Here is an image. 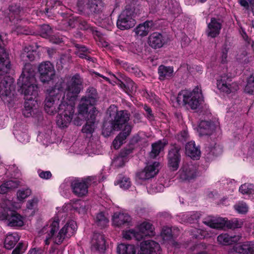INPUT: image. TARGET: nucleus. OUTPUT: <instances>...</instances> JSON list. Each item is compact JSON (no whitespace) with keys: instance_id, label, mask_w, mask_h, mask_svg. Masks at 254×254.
<instances>
[{"instance_id":"nucleus-1","label":"nucleus","mask_w":254,"mask_h":254,"mask_svg":"<svg viewBox=\"0 0 254 254\" xmlns=\"http://www.w3.org/2000/svg\"><path fill=\"white\" fill-rule=\"evenodd\" d=\"M63 88L62 80H60L54 86L47 90L45 100V110L48 114L58 113L57 124L60 127L69 125L74 113L73 105L68 104L65 97H62Z\"/></svg>"},{"instance_id":"nucleus-2","label":"nucleus","mask_w":254,"mask_h":254,"mask_svg":"<svg viewBox=\"0 0 254 254\" xmlns=\"http://www.w3.org/2000/svg\"><path fill=\"white\" fill-rule=\"evenodd\" d=\"M76 229L75 222L70 220L59 230V220L58 218L55 217L42 229L41 233L45 235L44 242L46 245L50 244L51 240L54 244L60 245L64 239L72 236Z\"/></svg>"},{"instance_id":"nucleus-3","label":"nucleus","mask_w":254,"mask_h":254,"mask_svg":"<svg viewBox=\"0 0 254 254\" xmlns=\"http://www.w3.org/2000/svg\"><path fill=\"white\" fill-rule=\"evenodd\" d=\"M108 122L103 126L102 134L108 136L113 130H120L129 120L130 115L127 110L118 111L116 106L111 105L107 111Z\"/></svg>"},{"instance_id":"nucleus-4","label":"nucleus","mask_w":254,"mask_h":254,"mask_svg":"<svg viewBox=\"0 0 254 254\" xmlns=\"http://www.w3.org/2000/svg\"><path fill=\"white\" fill-rule=\"evenodd\" d=\"M0 61L1 94L8 96L14 90V79L9 75L12 71L9 53L6 48L1 46Z\"/></svg>"},{"instance_id":"nucleus-5","label":"nucleus","mask_w":254,"mask_h":254,"mask_svg":"<svg viewBox=\"0 0 254 254\" xmlns=\"http://www.w3.org/2000/svg\"><path fill=\"white\" fill-rule=\"evenodd\" d=\"M17 84L22 89L25 100H35L38 95V86L34 71L31 65L26 64L18 79Z\"/></svg>"},{"instance_id":"nucleus-6","label":"nucleus","mask_w":254,"mask_h":254,"mask_svg":"<svg viewBox=\"0 0 254 254\" xmlns=\"http://www.w3.org/2000/svg\"><path fill=\"white\" fill-rule=\"evenodd\" d=\"M177 101L180 105H188L191 109H196L203 102L201 89L196 87L192 91L182 90L178 95Z\"/></svg>"},{"instance_id":"nucleus-7","label":"nucleus","mask_w":254,"mask_h":254,"mask_svg":"<svg viewBox=\"0 0 254 254\" xmlns=\"http://www.w3.org/2000/svg\"><path fill=\"white\" fill-rule=\"evenodd\" d=\"M60 80H62L63 85L65 90V101L68 100V104L71 103L74 107V101L83 89L82 80L78 74L74 75L72 77L67 78L65 87L62 79H59L58 81Z\"/></svg>"},{"instance_id":"nucleus-8","label":"nucleus","mask_w":254,"mask_h":254,"mask_svg":"<svg viewBox=\"0 0 254 254\" xmlns=\"http://www.w3.org/2000/svg\"><path fill=\"white\" fill-rule=\"evenodd\" d=\"M203 223L211 228L218 230L224 229L225 227L229 229L239 228L243 225V221L236 218L228 220L223 218H214L209 216L203 219Z\"/></svg>"},{"instance_id":"nucleus-9","label":"nucleus","mask_w":254,"mask_h":254,"mask_svg":"<svg viewBox=\"0 0 254 254\" xmlns=\"http://www.w3.org/2000/svg\"><path fill=\"white\" fill-rule=\"evenodd\" d=\"M10 205L11 201L9 200L4 201V204H1V208L4 210V212L1 214V220H4L5 224L10 227H21L24 224L23 218L20 214L10 210Z\"/></svg>"},{"instance_id":"nucleus-10","label":"nucleus","mask_w":254,"mask_h":254,"mask_svg":"<svg viewBox=\"0 0 254 254\" xmlns=\"http://www.w3.org/2000/svg\"><path fill=\"white\" fill-rule=\"evenodd\" d=\"M135 24L133 11L130 8H126L121 12L117 22V27L122 30L133 27Z\"/></svg>"},{"instance_id":"nucleus-11","label":"nucleus","mask_w":254,"mask_h":254,"mask_svg":"<svg viewBox=\"0 0 254 254\" xmlns=\"http://www.w3.org/2000/svg\"><path fill=\"white\" fill-rule=\"evenodd\" d=\"M94 180V177H89L84 180L75 179L71 183V187L73 193L78 196H82L88 192V185Z\"/></svg>"},{"instance_id":"nucleus-12","label":"nucleus","mask_w":254,"mask_h":254,"mask_svg":"<svg viewBox=\"0 0 254 254\" xmlns=\"http://www.w3.org/2000/svg\"><path fill=\"white\" fill-rule=\"evenodd\" d=\"M40 81L47 83L54 79L55 71L53 65L49 62L41 63L38 67Z\"/></svg>"},{"instance_id":"nucleus-13","label":"nucleus","mask_w":254,"mask_h":254,"mask_svg":"<svg viewBox=\"0 0 254 254\" xmlns=\"http://www.w3.org/2000/svg\"><path fill=\"white\" fill-rule=\"evenodd\" d=\"M217 86L220 91L227 94L234 92L239 88L238 84L232 82L231 78L225 74L221 75L217 80Z\"/></svg>"},{"instance_id":"nucleus-14","label":"nucleus","mask_w":254,"mask_h":254,"mask_svg":"<svg viewBox=\"0 0 254 254\" xmlns=\"http://www.w3.org/2000/svg\"><path fill=\"white\" fill-rule=\"evenodd\" d=\"M197 166L192 163H184L179 171L180 179L184 181H190L197 176Z\"/></svg>"},{"instance_id":"nucleus-15","label":"nucleus","mask_w":254,"mask_h":254,"mask_svg":"<svg viewBox=\"0 0 254 254\" xmlns=\"http://www.w3.org/2000/svg\"><path fill=\"white\" fill-rule=\"evenodd\" d=\"M180 150V147L174 146L169 152L168 156V167L172 171H176L179 168L181 159Z\"/></svg>"},{"instance_id":"nucleus-16","label":"nucleus","mask_w":254,"mask_h":254,"mask_svg":"<svg viewBox=\"0 0 254 254\" xmlns=\"http://www.w3.org/2000/svg\"><path fill=\"white\" fill-rule=\"evenodd\" d=\"M138 254H161V248L159 244L154 241H145L140 244Z\"/></svg>"},{"instance_id":"nucleus-17","label":"nucleus","mask_w":254,"mask_h":254,"mask_svg":"<svg viewBox=\"0 0 254 254\" xmlns=\"http://www.w3.org/2000/svg\"><path fill=\"white\" fill-rule=\"evenodd\" d=\"M222 26V21L220 19L211 18L210 22L207 23L205 31L206 35L212 38L217 37L220 33Z\"/></svg>"},{"instance_id":"nucleus-18","label":"nucleus","mask_w":254,"mask_h":254,"mask_svg":"<svg viewBox=\"0 0 254 254\" xmlns=\"http://www.w3.org/2000/svg\"><path fill=\"white\" fill-rule=\"evenodd\" d=\"M159 163L154 162L147 165L143 170L137 173V176L141 180H147L154 177L159 171Z\"/></svg>"},{"instance_id":"nucleus-19","label":"nucleus","mask_w":254,"mask_h":254,"mask_svg":"<svg viewBox=\"0 0 254 254\" xmlns=\"http://www.w3.org/2000/svg\"><path fill=\"white\" fill-rule=\"evenodd\" d=\"M92 249L99 251L100 253H103L105 250V240L104 235L100 233H94L92 241Z\"/></svg>"},{"instance_id":"nucleus-20","label":"nucleus","mask_w":254,"mask_h":254,"mask_svg":"<svg viewBox=\"0 0 254 254\" xmlns=\"http://www.w3.org/2000/svg\"><path fill=\"white\" fill-rule=\"evenodd\" d=\"M113 223L117 226L129 225L131 221L130 216L126 213L116 212L112 218Z\"/></svg>"},{"instance_id":"nucleus-21","label":"nucleus","mask_w":254,"mask_h":254,"mask_svg":"<svg viewBox=\"0 0 254 254\" xmlns=\"http://www.w3.org/2000/svg\"><path fill=\"white\" fill-rule=\"evenodd\" d=\"M94 104L91 103L90 101L87 100L86 98H82L78 107V111L79 115L83 116L86 115L88 112L89 107L92 108L91 111L89 113L95 114V108L93 107Z\"/></svg>"},{"instance_id":"nucleus-22","label":"nucleus","mask_w":254,"mask_h":254,"mask_svg":"<svg viewBox=\"0 0 254 254\" xmlns=\"http://www.w3.org/2000/svg\"><path fill=\"white\" fill-rule=\"evenodd\" d=\"M240 239L239 236H231L227 233H222L218 236L217 241L219 245L227 246L237 243L240 240Z\"/></svg>"},{"instance_id":"nucleus-23","label":"nucleus","mask_w":254,"mask_h":254,"mask_svg":"<svg viewBox=\"0 0 254 254\" xmlns=\"http://www.w3.org/2000/svg\"><path fill=\"white\" fill-rule=\"evenodd\" d=\"M214 129L213 123L206 121H202L197 129L200 136L211 134Z\"/></svg>"},{"instance_id":"nucleus-24","label":"nucleus","mask_w":254,"mask_h":254,"mask_svg":"<svg viewBox=\"0 0 254 254\" xmlns=\"http://www.w3.org/2000/svg\"><path fill=\"white\" fill-rule=\"evenodd\" d=\"M164 43L163 36L159 33H153L148 38L149 45L155 49L162 47Z\"/></svg>"},{"instance_id":"nucleus-25","label":"nucleus","mask_w":254,"mask_h":254,"mask_svg":"<svg viewBox=\"0 0 254 254\" xmlns=\"http://www.w3.org/2000/svg\"><path fill=\"white\" fill-rule=\"evenodd\" d=\"M186 154L191 158L197 159L200 156V151L194 141H190L186 145Z\"/></svg>"},{"instance_id":"nucleus-26","label":"nucleus","mask_w":254,"mask_h":254,"mask_svg":"<svg viewBox=\"0 0 254 254\" xmlns=\"http://www.w3.org/2000/svg\"><path fill=\"white\" fill-rule=\"evenodd\" d=\"M152 26V21H146L142 24H140L134 29V31L136 35L144 37L148 34Z\"/></svg>"},{"instance_id":"nucleus-27","label":"nucleus","mask_w":254,"mask_h":254,"mask_svg":"<svg viewBox=\"0 0 254 254\" xmlns=\"http://www.w3.org/2000/svg\"><path fill=\"white\" fill-rule=\"evenodd\" d=\"M90 118H88L86 124L83 126L82 131L87 134H91L95 130L96 115L94 113H90Z\"/></svg>"},{"instance_id":"nucleus-28","label":"nucleus","mask_w":254,"mask_h":254,"mask_svg":"<svg viewBox=\"0 0 254 254\" xmlns=\"http://www.w3.org/2000/svg\"><path fill=\"white\" fill-rule=\"evenodd\" d=\"M159 78L161 80L168 79L173 75V68L171 66H166L161 65L158 68Z\"/></svg>"},{"instance_id":"nucleus-29","label":"nucleus","mask_w":254,"mask_h":254,"mask_svg":"<svg viewBox=\"0 0 254 254\" xmlns=\"http://www.w3.org/2000/svg\"><path fill=\"white\" fill-rule=\"evenodd\" d=\"M36 52L34 51L31 46L26 47L21 54V59L24 62H31L34 60Z\"/></svg>"},{"instance_id":"nucleus-30","label":"nucleus","mask_w":254,"mask_h":254,"mask_svg":"<svg viewBox=\"0 0 254 254\" xmlns=\"http://www.w3.org/2000/svg\"><path fill=\"white\" fill-rule=\"evenodd\" d=\"M121 87L128 94H134L137 89V86L135 83L130 78L126 79V82H121Z\"/></svg>"},{"instance_id":"nucleus-31","label":"nucleus","mask_w":254,"mask_h":254,"mask_svg":"<svg viewBox=\"0 0 254 254\" xmlns=\"http://www.w3.org/2000/svg\"><path fill=\"white\" fill-rule=\"evenodd\" d=\"M19 185L20 182L18 181L8 180L1 185V194L7 193L17 188Z\"/></svg>"},{"instance_id":"nucleus-32","label":"nucleus","mask_w":254,"mask_h":254,"mask_svg":"<svg viewBox=\"0 0 254 254\" xmlns=\"http://www.w3.org/2000/svg\"><path fill=\"white\" fill-rule=\"evenodd\" d=\"M167 144V142L162 141L161 140L154 143L152 144V150L150 152V156L151 158H154L164 149L165 146Z\"/></svg>"},{"instance_id":"nucleus-33","label":"nucleus","mask_w":254,"mask_h":254,"mask_svg":"<svg viewBox=\"0 0 254 254\" xmlns=\"http://www.w3.org/2000/svg\"><path fill=\"white\" fill-rule=\"evenodd\" d=\"M118 254H135L136 249L133 245L121 244L117 247Z\"/></svg>"},{"instance_id":"nucleus-34","label":"nucleus","mask_w":254,"mask_h":254,"mask_svg":"<svg viewBox=\"0 0 254 254\" xmlns=\"http://www.w3.org/2000/svg\"><path fill=\"white\" fill-rule=\"evenodd\" d=\"M19 237L17 234H9L6 237L4 242V247L8 250L13 248L19 241Z\"/></svg>"},{"instance_id":"nucleus-35","label":"nucleus","mask_w":254,"mask_h":254,"mask_svg":"<svg viewBox=\"0 0 254 254\" xmlns=\"http://www.w3.org/2000/svg\"><path fill=\"white\" fill-rule=\"evenodd\" d=\"M88 10L91 13H97L101 11L104 7L102 0H90Z\"/></svg>"},{"instance_id":"nucleus-36","label":"nucleus","mask_w":254,"mask_h":254,"mask_svg":"<svg viewBox=\"0 0 254 254\" xmlns=\"http://www.w3.org/2000/svg\"><path fill=\"white\" fill-rule=\"evenodd\" d=\"M122 234L123 238L127 240L134 239L137 241H140L142 239V234L133 229L124 231Z\"/></svg>"},{"instance_id":"nucleus-37","label":"nucleus","mask_w":254,"mask_h":254,"mask_svg":"<svg viewBox=\"0 0 254 254\" xmlns=\"http://www.w3.org/2000/svg\"><path fill=\"white\" fill-rule=\"evenodd\" d=\"M96 225L100 228L105 227L109 223V219L104 213L100 212L97 213L94 218Z\"/></svg>"},{"instance_id":"nucleus-38","label":"nucleus","mask_w":254,"mask_h":254,"mask_svg":"<svg viewBox=\"0 0 254 254\" xmlns=\"http://www.w3.org/2000/svg\"><path fill=\"white\" fill-rule=\"evenodd\" d=\"M152 225L149 222H144L138 227L137 231L142 234V239L144 236L150 235L152 233Z\"/></svg>"},{"instance_id":"nucleus-39","label":"nucleus","mask_w":254,"mask_h":254,"mask_svg":"<svg viewBox=\"0 0 254 254\" xmlns=\"http://www.w3.org/2000/svg\"><path fill=\"white\" fill-rule=\"evenodd\" d=\"M36 103L35 100H25L24 103V109L23 110V114L26 117H29L32 115L33 107Z\"/></svg>"},{"instance_id":"nucleus-40","label":"nucleus","mask_w":254,"mask_h":254,"mask_svg":"<svg viewBox=\"0 0 254 254\" xmlns=\"http://www.w3.org/2000/svg\"><path fill=\"white\" fill-rule=\"evenodd\" d=\"M82 98H86L91 103L95 104L98 98L96 90L93 87H89L86 91V95Z\"/></svg>"},{"instance_id":"nucleus-41","label":"nucleus","mask_w":254,"mask_h":254,"mask_svg":"<svg viewBox=\"0 0 254 254\" xmlns=\"http://www.w3.org/2000/svg\"><path fill=\"white\" fill-rule=\"evenodd\" d=\"M239 246L242 254H254V243H247Z\"/></svg>"},{"instance_id":"nucleus-42","label":"nucleus","mask_w":254,"mask_h":254,"mask_svg":"<svg viewBox=\"0 0 254 254\" xmlns=\"http://www.w3.org/2000/svg\"><path fill=\"white\" fill-rule=\"evenodd\" d=\"M72 209L79 214H84L86 211L85 202L83 201L77 200L72 206Z\"/></svg>"},{"instance_id":"nucleus-43","label":"nucleus","mask_w":254,"mask_h":254,"mask_svg":"<svg viewBox=\"0 0 254 254\" xmlns=\"http://www.w3.org/2000/svg\"><path fill=\"white\" fill-rule=\"evenodd\" d=\"M132 141L145 145L148 142V137L143 132H140L133 138Z\"/></svg>"},{"instance_id":"nucleus-44","label":"nucleus","mask_w":254,"mask_h":254,"mask_svg":"<svg viewBox=\"0 0 254 254\" xmlns=\"http://www.w3.org/2000/svg\"><path fill=\"white\" fill-rule=\"evenodd\" d=\"M31 194V191L29 189H22L17 191V198L19 201H22Z\"/></svg>"},{"instance_id":"nucleus-45","label":"nucleus","mask_w":254,"mask_h":254,"mask_svg":"<svg viewBox=\"0 0 254 254\" xmlns=\"http://www.w3.org/2000/svg\"><path fill=\"white\" fill-rule=\"evenodd\" d=\"M206 245L203 244H195L191 247V250L194 254H207L204 251L206 249Z\"/></svg>"},{"instance_id":"nucleus-46","label":"nucleus","mask_w":254,"mask_h":254,"mask_svg":"<svg viewBox=\"0 0 254 254\" xmlns=\"http://www.w3.org/2000/svg\"><path fill=\"white\" fill-rule=\"evenodd\" d=\"M190 233L192 237L196 239H204L206 237L205 232L202 230L193 228L190 230Z\"/></svg>"},{"instance_id":"nucleus-47","label":"nucleus","mask_w":254,"mask_h":254,"mask_svg":"<svg viewBox=\"0 0 254 254\" xmlns=\"http://www.w3.org/2000/svg\"><path fill=\"white\" fill-rule=\"evenodd\" d=\"M245 90L250 94H254V76L249 78Z\"/></svg>"},{"instance_id":"nucleus-48","label":"nucleus","mask_w":254,"mask_h":254,"mask_svg":"<svg viewBox=\"0 0 254 254\" xmlns=\"http://www.w3.org/2000/svg\"><path fill=\"white\" fill-rule=\"evenodd\" d=\"M174 234L172 233L171 228L168 227H164L161 232V236L165 241L172 239Z\"/></svg>"},{"instance_id":"nucleus-49","label":"nucleus","mask_w":254,"mask_h":254,"mask_svg":"<svg viewBox=\"0 0 254 254\" xmlns=\"http://www.w3.org/2000/svg\"><path fill=\"white\" fill-rule=\"evenodd\" d=\"M52 34V29L48 25H44L42 26L40 35L42 37L49 38Z\"/></svg>"},{"instance_id":"nucleus-50","label":"nucleus","mask_w":254,"mask_h":254,"mask_svg":"<svg viewBox=\"0 0 254 254\" xmlns=\"http://www.w3.org/2000/svg\"><path fill=\"white\" fill-rule=\"evenodd\" d=\"M239 2L242 6L247 9L250 7L254 15V0H239Z\"/></svg>"},{"instance_id":"nucleus-51","label":"nucleus","mask_w":254,"mask_h":254,"mask_svg":"<svg viewBox=\"0 0 254 254\" xmlns=\"http://www.w3.org/2000/svg\"><path fill=\"white\" fill-rule=\"evenodd\" d=\"M126 161V158H124L120 155L114 158L112 162V164L113 166L116 167H121L124 165Z\"/></svg>"},{"instance_id":"nucleus-52","label":"nucleus","mask_w":254,"mask_h":254,"mask_svg":"<svg viewBox=\"0 0 254 254\" xmlns=\"http://www.w3.org/2000/svg\"><path fill=\"white\" fill-rule=\"evenodd\" d=\"M38 203V199L37 198L34 197L33 198L29 200L26 204V208L29 210H32V212H35L37 209Z\"/></svg>"},{"instance_id":"nucleus-53","label":"nucleus","mask_w":254,"mask_h":254,"mask_svg":"<svg viewBox=\"0 0 254 254\" xmlns=\"http://www.w3.org/2000/svg\"><path fill=\"white\" fill-rule=\"evenodd\" d=\"M120 188L124 189H128L131 185L130 179L126 177H124L122 180L119 181L117 183Z\"/></svg>"},{"instance_id":"nucleus-54","label":"nucleus","mask_w":254,"mask_h":254,"mask_svg":"<svg viewBox=\"0 0 254 254\" xmlns=\"http://www.w3.org/2000/svg\"><path fill=\"white\" fill-rule=\"evenodd\" d=\"M90 3V0H78L77 5L79 10L82 11L88 10V6Z\"/></svg>"},{"instance_id":"nucleus-55","label":"nucleus","mask_w":254,"mask_h":254,"mask_svg":"<svg viewBox=\"0 0 254 254\" xmlns=\"http://www.w3.org/2000/svg\"><path fill=\"white\" fill-rule=\"evenodd\" d=\"M253 186L251 184H244L241 186L239 189L240 191L243 194H249L252 193Z\"/></svg>"},{"instance_id":"nucleus-56","label":"nucleus","mask_w":254,"mask_h":254,"mask_svg":"<svg viewBox=\"0 0 254 254\" xmlns=\"http://www.w3.org/2000/svg\"><path fill=\"white\" fill-rule=\"evenodd\" d=\"M236 210L240 213H245L248 211V207L244 202H240L234 206Z\"/></svg>"},{"instance_id":"nucleus-57","label":"nucleus","mask_w":254,"mask_h":254,"mask_svg":"<svg viewBox=\"0 0 254 254\" xmlns=\"http://www.w3.org/2000/svg\"><path fill=\"white\" fill-rule=\"evenodd\" d=\"M122 135H123L119 134L113 142V145L116 149H119L123 143V141L125 140Z\"/></svg>"},{"instance_id":"nucleus-58","label":"nucleus","mask_w":254,"mask_h":254,"mask_svg":"<svg viewBox=\"0 0 254 254\" xmlns=\"http://www.w3.org/2000/svg\"><path fill=\"white\" fill-rule=\"evenodd\" d=\"M224 254H242L239 245L230 248Z\"/></svg>"},{"instance_id":"nucleus-59","label":"nucleus","mask_w":254,"mask_h":254,"mask_svg":"<svg viewBox=\"0 0 254 254\" xmlns=\"http://www.w3.org/2000/svg\"><path fill=\"white\" fill-rule=\"evenodd\" d=\"M16 137L19 141L22 143H27L30 140L29 136L26 132H21L17 134Z\"/></svg>"},{"instance_id":"nucleus-60","label":"nucleus","mask_w":254,"mask_h":254,"mask_svg":"<svg viewBox=\"0 0 254 254\" xmlns=\"http://www.w3.org/2000/svg\"><path fill=\"white\" fill-rule=\"evenodd\" d=\"M25 251V248L22 243H19L16 247L13 250L12 254H22Z\"/></svg>"},{"instance_id":"nucleus-61","label":"nucleus","mask_w":254,"mask_h":254,"mask_svg":"<svg viewBox=\"0 0 254 254\" xmlns=\"http://www.w3.org/2000/svg\"><path fill=\"white\" fill-rule=\"evenodd\" d=\"M127 69L128 72L134 74L135 76H139L141 74L140 70L135 65H129L127 67Z\"/></svg>"},{"instance_id":"nucleus-62","label":"nucleus","mask_w":254,"mask_h":254,"mask_svg":"<svg viewBox=\"0 0 254 254\" xmlns=\"http://www.w3.org/2000/svg\"><path fill=\"white\" fill-rule=\"evenodd\" d=\"M200 214L197 212H193L191 214H187V221L190 223H191L194 220H197L200 217Z\"/></svg>"},{"instance_id":"nucleus-63","label":"nucleus","mask_w":254,"mask_h":254,"mask_svg":"<svg viewBox=\"0 0 254 254\" xmlns=\"http://www.w3.org/2000/svg\"><path fill=\"white\" fill-rule=\"evenodd\" d=\"M38 173L39 176L43 179H49L52 177V174L51 172L48 171H44L41 170H38Z\"/></svg>"},{"instance_id":"nucleus-64","label":"nucleus","mask_w":254,"mask_h":254,"mask_svg":"<svg viewBox=\"0 0 254 254\" xmlns=\"http://www.w3.org/2000/svg\"><path fill=\"white\" fill-rule=\"evenodd\" d=\"M9 11L14 14L18 15L21 10L20 6L18 4H12L9 7Z\"/></svg>"}]
</instances>
